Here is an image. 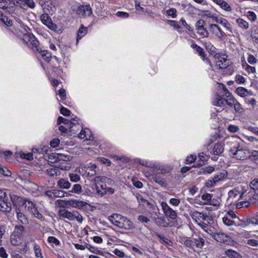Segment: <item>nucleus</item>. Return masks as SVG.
Returning a JSON list of instances; mask_svg holds the SVG:
<instances>
[{"mask_svg": "<svg viewBox=\"0 0 258 258\" xmlns=\"http://www.w3.org/2000/svg\"><path fill=\"white\" fill-rule=\"evenodd\" d=\"M57 186L60 188L68 189L71 187V183L65 179L61 178L57 182Z\"/></svg>", "mask_w": 258, "mask_h": 258, "instance_id": "nucleus-26", "label": "nucleus"}, {"mask_svg": "<svg viewBox=\"0 0 258 258\" xmlns=\"http://www.w3.org/2000/svg\"><path fill=\"white\" fill-rule=\"evenodd\" d=\"M247 17L248 19L251 21H255L256 20V16L255 14L252 11H248L247 13Z\"/></svg>", "mask_w": 258, "mask_h": 258, "instance_id": "nucleus-63", "label": "nucleus"}, {"mask_svg": "<svg viewBox=\"0 0 258 258\" xmlns=\"http://www.w3.org/2000/svg\"><path fill=\"white\" fill-rule=\"evenodd\" d=\"M40 53L45 61L47 62H49L51 58V54L50 52L47 50H41Z\"/></svg>", "mask_w": 258, "mask_h": 258, "instance_id": "nucleus-35", "label": "nucleus"}, {"mask_svg": "<svg viewBox=\"0 0 258 258\" xmlns=\"http://www.w3.org/2000/svg\"><path fill=\"white\" fill-rule=\"evenodd\" d=\"M8 198L6 193L0 189V210L6 211L7 208H10V203L7 202Z\"/></svg>", "mask_w": 258, "mask_h": 258, "instance_id": "nucleus-8", "label": "nucleus"}, {"mask_svg": "<svg viewBox=\"0 0 258 258\" xmlns=\"http://www.w3.org/2000/svg\"><path fill=\"white\" fill-rule=\"evenodd\" d=\"M209 29L219 39L222 40L223 39L225 33L217 25L215 24H211Z\"/></svg>", "mask_w": 258, "mask_h": 258, "instance_id": "nucleus-11", "label": "nucleus"}, {"mask_svg": "<svg viewBox=\"0 0 258 258\" xmlns=\"http://www.w3.org/2000/svg\"><path fill=\"white\" fill-rule=\"evenodd\" d=\"M10 197L12 202L15 206H25L27 199H24L16 195L11 194Z\"/></svg>", "mask_w": 258, "mask_h": 258, "instance_id": "nucleus-12", "label": "nucleus"}, {"mask_svg": "<svg viewBox=\"0 0 258 258\" xmlns=\"http://www.w3.org/2000/svg\"><path fill=\"white\" fill-rule=\"evenodd\" d=\"M69 176L71 181L74 182L79 181L81 179L80 176L76 173H70Z\"/></svg>", "mask_w": 258, "mask_h": 258, "instance_id": "nucleus-58", "label": "nucleus"}, {"mask_svg": "<svg viewBox=\"0 0 258 258\" xmlns=\"http://www.w3.org/2000/svg\"><path fill=\"white\" fill-rule=\"evenodd\" d=\"M224 144L222 143H216L213 147V153L216 155H219L223 152Z\"/></svg>", "mask_w": 258, "mask_h": 258, "instance_id": "nucleus-23", "label": "nucleus"}, {"mask_svg": "<svg viewBox=\"0 0 258 258\" xmlns=\"http://www.w3.org/2000/svg\"><path fill=\"white\" fill-rule=\"evenodd\" d=\"M225 99L222 98L219 95H217L215 97L213 103L216 106L224 107L225 105Z\"/></svg>", "mask_w": 258, "mask_h": 258, "instance_id": "nucleus-24", "label": "nucleus"}, {"mask_svg": "<svg viewBox=\"0 0 258 258\" xmlns=\"http://www.w3.org/2000/svg\"><path fill=\"white\" fill-rule=\"evenodd\" d=\"M97 166L95 164H92L87 168L86 172L89 176L92 177L96 174V169Z\"/></svg>", "mask_w": 258, "mask_h": 258, "instance_id": "nucleus-33", "label": "nucleus"}, {"mask_svg": "<svg viewBox=\"0 0 258 258\" xmlns=\"http://www.w3.org/2000/svg\"><path fill=\"white\" fill-rule=\"evenodd\" d=\"M199 158L200 160V163L199 164L202 166L204 164L205 162L208 160V157L204 153H201L199 155Z\"/></svg>", "mask_w": 258, "mask_h": 258, "instance_id": "nucleus-50", "label": "nucleus"}, {"mask_svg": "<svg viewBox=\"0 0 258 258\" xmlns=\"http://www.w3.org/2000/svg\"><path fill=\"white\" fill-rule=\"evenodd\" d=\"M204 45L206 47L207 50L213 52L215 49V47L210 42L205 41L203 43Z\"/></svg>", "mask_w": 258, "mask_h": 258, "instance_id": "nucleus-57", "label": "nucleus"}, {"mask_svg": "<svg viewBox=\"0 0 258 258\" xmlns=\"http://www.w3.org/2000/svg\"><path fill=\"white\" fill-rule=\"evenodd\" d=\"M166 14L168 16L175 18L177 16V11L174 8H171L166 11Z\"/></svg>", "mask_w": 258, "mask_h": 258, "instance_id": "nucleus-52", "label": "nucleus"}, {"mask_svg": "<svg viewBox=\"0 0 258 258\" xmlns=\"http://www.w3.org/2000/svg\"><path fill=\"white\" fill-rule=\"evenodd\" d=\"M24 7L26 6L30 9H34L35 7V4L33 0H24Z\"/></svg>", "mask_w": 258, "mask_h": 258, "instance_id": "nucleus-55", "label": "nucleus"}, {"mask_svg": "<svg viewBox=\"0 0 258 258\" xmlns=\"http://www.w3.org/2000/svg\"><path fill=\"white\" fill-rule=\"evenodd\" d=\"M205 243V240L201 237L194 238V246L197 248H202Z\"/></svg>", "mask_w": 258, "mask_h": 258, "instance_id": "nucleus-37", "label": "nucleus"}, {"mask_svg": "<svg viewBox=\"0 0 258 258\" xmlns=\"http://www.w3.org/2000/svg\"><path fill=\"white\" fill-rule=\"evenodd\" d=\"M70 191L76 194H80L82 191V186L80 184H75Z\"/></svg>", "mask_w": 258, "mask_h": 258, "instance_id": "nucleus-42", "label": "nucleus"}, {"mask_svg": "<svg viewBox=\"0 0 258 258\" xmlns=\"http://www.w3.org/2000/svg\"><path fill=\"white\" fill-rule=\"evenodd\" d=\"M185 246L193 248L194 246V238L189 239L187 237H185L182 239V242Z\"/></svg>", "mask_w": 258, "mask_h": 258, "instance_id": "nucleus-29", "label": "nucleus"}, {"mask_svg": "<svg viewBox=\"0 0 258 258\" xmlns=\"http://www.w3.org/2000/svg\"><path fill=\"white\" fill-rule=\"evenodd\" d=\"M3 9L10 14L14 13L15 11V7L10 4L6 5Z\"/></svg>", "mask_w": 258, "mask_h": 258, "instance_id": "nucleus-54", "label": "nucleus"}, {"mask_svg": "<svg viewBox=\"0 0 258 258\" xmlns=\"http://www.w3.org/2000/svg\"><path fill=\"white\" fill-rule=\"evenodd\" d=\"M225 104H226L230 107H232L234 106L236 100H235L233 96H232L231 97L227 98V99H225Z\"/></svg>", "mask_w": 258, "mask_h": 258, "instance_id": "nucleus-60", "label": "nucleus"}, {"mask_svg": "<svg viewBox=\"0 0 258 258\" xmlns=\"http://www.w3.org/2000/svg\"><path fill=\"white\" fill-rule=\"evenodd\" d=\"M225 177V174L222 172H219L217 174L214 175V177L209 180L206 183V185L208 187H211L215 186V184L219 181L224 179Z\"/></svg>", "mask_w": 258, "mask_h": 258, "instance_id": "nucleus-14", "label": "nucleus"}, {"mask_svg": "<svg viewBox=\"0 0 258 258\" xmlns=\"http://www.w3.org/2000/svg\"><path fill=\"white\" fill-rule=\"evenodd\" d=\"M154 220L155 223L159 227H167L168 226V223L166 222L163 218H155Z\"/></svg>", "mask_w": 258, "mask_h": 258, "instance_id": "nucleus-34", "label": "nucleus"}, {"mask_svg": "<svg viewBox=\"0 0 258 258\" xmlns=\"http://www.w3.org/2000/svg\"><path fill=\"white\" fill-rule=\"evenodd\" d=\"M25 232V227L22 225H16L12 234V236L20 240Z\"/></svg>", "mask_w": 258, "mask_h": 258, "instance_id": "nucleus-17", "label": "nucleus"}, {"mask_svg": "<svg viewBox=\"0 0 258 258\" xmlns=\"http://www.w3.org/2000/svg\"><path fill=\"white\" fill-rule=\"evenodd\" d=\"M215 66L216 70H223L227 68L229 66L230 61L226 57L222 56L219 54L215 56Z\"/></svg>", "mask_w": 258, "mask_h": 258, "instance_id": "nucleus-5", "label": "nucleus"}, {"mask_svg": "<svg viewBox=\"0 0 258 258\" xmlns=\"http://www.w3.org/2000/svg\"><path fill=\"white\" fill-rule=\"evenodd\" d=\"M23 41L28 46H31L33 49L36 48L39 51L38 41L36 40L34 35L31 33H25L22 36Z\"/></svg>", "mask_w": 258, "mask_h": 258, "instance_id": "nucleus-4", "label": "nucleus"}, {"mask_svg": "<svg viewBox=\"0 0 258 258\" xmlns=\"http://www.w3.org/2000/svg\"><path fill=\"white\" fill-rule=\"evenodd\" d=\"M0 173L6 176H10L11 172L8 169L0 164Z\"/></svg>", "mask_w": 258, "mask_h": 258, "instance_id": "nucleus-51", "label": "nucleus"}, {"mask_svg": "<svg viewBox=\"0 0 258 258\" xmlns=\"http://www.w3.org/2000/svg\"><path fill=\"white\" fill-rule=\"evenodd\" d=\"M16 213L17 214V219L20 223L25 225L29 223L28 218L23 212H21L19 208H16Z\"/></svg>", "mask_w": 258, "mask_h": 258, "instance_id": "nucleus-16", "label": "nucleus"}, {"mask_svg": "<svg viewBox=\"0 0 258 258\" xmlns=\"http://www.w3.org/2000/svg\"><path fill=\"white\" fill-rule=\"evenodd\" d=\"M236 23L238 26L243 30H247L249 28V24L245 20L242 18H238L236 20Z\"/></svg>", "mask_w": 258, "mask_h": 258, "instance_id": "nucleus-27", "label": "nucleus"}, {"mask_svg": "<svg viewBox=\"0 0 258 258\" xmlns=\"http://www.w3.org/2000/svg\"><path fill=\"white\" fill-rule=\"evenodd\" d=\"M205 222L207 223H212L213 222V219L211 216L201 213L200 221L199 222Z\"/></svg>", "mask_w": 258, "mask_h": 258, "instance_id": "nucleus-30", "label": "nucleus"}, {"mask_svg": "<svg viewBox=\"0 0 258 258\" xmlns=\"http://www.w3.org/2000/svg\"><path fill=\"white\" fill-rule=\"evenodd\" d=\"M251 36L253 41L258 43V28H253L251 31Z\"/></svg>", "mask_w": 258, "mask_h": 258, "instance_id": "nucleus-41", "label": "nucleus"}, {"mask_svg": "<svg viewBox=\"0 0 258 258\" xmlns=\"http://www.w3.org/2000/svg\"><path fill=\"white\" fill-rule=\"evenodd\" d=\"M248 158L258 164V151L252 150L251 152L249 151V156H248Z\"/></svg>", "mask_w": 258, "mask_h": 258, "instance_id": "nucleus-31", "label": "nucleus"}, {"mask_svg": "<svg viewBox=\"0 0 258 258\" xmlns=\"http://www.w3.org/2000/svg\"><path fill=\"white\" fill-rule=\"evenodd\" d=\"M213 1L223 10L226 12H230L232 11L231 7L224 0H213Z\"/></svg>", "mask_w": 258, "mask_h": 258, "instance_id": "nucleus-18", "label": "nucleus"}, {"mask_svg": "<svg viewBox=\"0 0 258 258\" xmlns=\"http://www.w3.org/2000/svg\"><path fill=\"white\" fill-rule=\"evenodd\" d=\"M102 190H100L99 187L97 185V182L95 183V188L97 194L100 196H103L106 194V191L105 190V188L103 187V185H101Z\"/></svg>", "mask_w": 258, "mask_h": 258, "instance_id": "nucleus-56", "label": "nucleus"}, {"mask_svg": "<svg viewBox=\"0 0 258 258\" xmlns=\"http://www.w3.org/2000/svg\"><path fill=\"white\" fill-rule=\"evenodd\" d=\"M87 28L86 27H84L82 26L81 28H80L77 34V43L78 42L79 40L81 39L82 37L87 33Z\"/></svg>", "mask_w": 258, "mask_h": 258, "instance_id": "nucleus-36", "label": "nucleus"}, {"mask_svg": "<svg viewBox=\"0 0 258 258\" xmlns=\"http://www.w3.org/2000/svg\"><path fill=\"white\" fill-rule=\"evenodd\" d=\"M76 220L79 223H82L83 221V217L80 213H79L78 212L73 211V220Z\"/></svg>", "mask_w": 258, "mask_h": 258, "instance_id": "nucleus-44", "label": "nucleus"}, {"mask_svg": "<svg viewBox=\"0 0 258 258\" xmlns=\"http://www.w3.org/2000/svg\"><path fill=\"white\" fill-rule=\"evenodd\" d=\"M231 156L236 159L244 160L249 156V151L243 147L242 143L239 140L227 142Z\"/></svg>", "mask_w": 258, "mask_h": 258, "instance_id": "nucleus-1", "label": "nucleus"}, {"mask_svg": "<svg viewBox=\"0 0 258 258\" xmlns=\"http://www.w3.org/2000/svg\"><path fill=\"white\" fill-rule=\"evenodd\" d=\"M87 203L76 200H71L67 201V208L70 207L82 209L87 205Z\"/></svg>", "mask_w": 258, "mask_h": 258, "instance_id": "nucleus-13", "label": "nucleus"}, {"mask_svg": "<svg viewBox=\"0 0 258 258\" xmlns=\"http://www.w3.org/2000/svg\"><path fill=\"white\" fill-rule=\"evenodd\" d=\"M54 196L55 198H62L66 196H68L70 195V194H68L64 191L58 189H54Z\"/></svg>", "mask_w": 258, "mask_h": 258, "instance_id": "nucleus-45", "label": "nucleus"}, {"mask_svg": "<svg viewBox=\"0 0 258 258\" xmlns=\"http://www.w3.org/2000/svg\"><path fill=\"white\" fill-rule=\"evenodd\" d=\"M233 106L236 112L242 113L243 112V108H242L241 104L237 101H235Z\"/></svg>", "mask_w": 258, "mask_h": 258, "instance_id": "nucleus-61", "label": "nucleus"}, {"mask_svg": "<svg viewBox=\"0 0 258 258\" xmlns=\"http://www.w3.org/2000/svg\"><path fill=\"white\" fill-rule=\"evenodd\" d=\"M49 29L51 30L52 31H53L54 32L58 33L60 31V29H58L57 26L53 23L52 21L49 22L46 25Z\"/></svg>", "mask_w": 258, "mask_h": 258, "instance_id": "nucleus-47", "label": "nucleus"}, {"mask_svg": "<svg viewBox=\"0 0 258 258\" xmlns=\"http://www.w3.org/2000/svg\"><path fill=\"white\" fill-rule=\"evenodd\" d=\"M47 241L50 243H53L55 245H59L60 242L56 237L54 236H49L48 237Z\"/></svg>", "mask_w": 258, "mask_h": 258, "instance_id": "nucleus-59", "label": "nucleus"}, {"mask_svg": "<svg viewBox=\"0 0 258 258\" xmlns=\"http://www.w3.org/2000/svg\"><path fill=\"white\" fill-rule=\"evenodd\" d=\"M57 123L58 124L63 123L67 125L70 130V132L72 134H76L81 127V126L78 122V118L77 117L72 118L71 121H70L62 116H59L57 118Z\"/></svg>", "mask_w": 258, "mask_h": 258, "instance_id": "nucleus-3", "label": "nucleus"}, {"mask_svg": "<svg viewBox=\"0 0 258 258\" xmlns=\"http://www.w3.org/2000/svg\"><path fill=\"white\" fill-rule=\"evenodd\" d=\"M212 195L209 194V193H205L203 194L202 197L201 199L203 201H204V205H213L214 206H216L218 204H213L212 202Z\"/></svg>", "mask_w": 258, "mask_h": 258, "instance_id": "nucleus-21", "label": "nucleus"}, {"mask_svg": "<svg viewBox=\"0 0 258 258\" xmlns=\"http://www.w3.org/2000/svg\"><path fill=\"white\" fill-rule=\"evenodd\" d=\"M258 195V178L253 179L250 183V187Z\"/></svg>", "mask_w": 258, "mask_h": 258, "instance_id": "nucleus-38", "label": "nucleus"}, {"mask_svg": "<svg viewBox=\"0 0 258 258\" xmlns=\"http://www.w3.org/2000/svg\"><path fill=\"white\" fill-rule=\"evenodd\" d=\"M225 254L231 258H241V256L237 252L232 249H228L225 251Z\"/></svg>", "mask_w": 258, "mask_h": 258, "instance_id": "nucleus-32", "label": "nucleus"}, {"mask_svg": "<svg viewBox=\"0 0 258 258\" xmlns=\"http://www.w3.org/2000/svg\"><path fill=\"white\" fill-rule=\"evenodd\" d=\"M212 223H207L205 222H198V225L207 233L213 237L216 233L217 229L211 225Z\"/></svg>", "mask_w": 258, "mask_h": 258, "instance_id": "nucleus-10", "label": "nucleus"}, {"mask_svg": "<svg viewBox=\"0 0 258 258\" xmlns=\"http://www.w3.org/2000/svg\"><path fill=\"white\" fill-rule=\"evenodd\" d=\"M77 13L83 17H89L92 14V10L90 5L80 6L77 10Z\"/></svg>", "mask_w": 258, "mask_h": 258, "instance_id": "nucleus-9", "label": "nucleus"}, {"mask_svg": "<svg viewBox=\"0 0 258 258\" xmlns=\"http://www.w3.org/2000/svg\"><path fill=\"white\" fill-rule=\"evenodd\" d=\"M70 157L69 156H66L62 154H59L57 155V161L58 162L63 161H70Z\"/></svg>", "mask_w": 258, "mask_h": 258, "instance_id": "nucleus-62", "label": "nucleus"}, {"mask_svg": "<svg viewBox=\"0 0 258 258\" xmlns=\"http://www.w3.org/2000/svg\"><path fill=\"white\" fill-rule=\"evenodd\" d=\"M213 238L217 242L226 243L229 241V237L224 233L218 232L217 230Z\"/></svg>", "mask_w": 258, "mask_h": 258, "instance_id": "nucleus-15", "label": "nucleus"}, {"mask_svg": "<svg viewBox=\"0 0 258 258\" xmlns=\"http://www.w3.org/2000/svg\"><path fill=\"white\" fill-rule=\"evenodd\" d=\"M222 221L224 224L227 226H232L235 225V221L232 220L229 217L225 216L222 218Z\"/></svg>", "mask_w": 258, "mask_h": 258, "instance_id": "nucleus-49", "label": "nucleus"}, {"mask_svg": "<svg viewBox=\"0 0 258 258\" xmlns=\"http://www.w3.org/2000/svg\"><path fill=\"white\" fill-rule=\"evenodd\" d=\"M34 250L35 252V255L36 257L38 258H43L41 252V249L40 248V247L38 245L35 244L34 246Z\"/></svg>", "mask_w": 258, "mask_h": 258, "instance_id": "nucleus-40", "label": "nucleus"}, {"mask_svg": "<svg viewBox=\"0 0 258 258\" xmlns=\"http://www.w3.org/2000/svg\"><path fill=\"white\" fill-rule=\"evenodd\" d=\"M118 217L122 221V229H130L133 227V223L129 219L121 215Z\"/></svg>", "mask_w": 258, "mask_h": 258, "instance_id": "nucleus-19", "label": "nucleus"}, {"mask_svg": "<svg viewBox=\"0 0 258 258\" xmlns=\"http://www.w3.org/2000/svg\"><path fill=\"white\" fill-rule=\"evenodd\" d=\"M240 200L241 201L236 205L237 208H246L249 205L255 204L258 202V195L251 188H248L241 193Z\"/></svg>", "mask_w": 258, "mask_h": 258, "instance_id": "nucleus-2", "label": "nucleus"}, {"mask_svg": "<svg viewBox=\"0 0 258 258\" xmlns=\"http://www.w3.org/2000/svg\"><path fill=\"white\" fill-rule=\"evenodd\" d=\"M236 91L238 95L242 97L246 96L248 93L247 90L244 87H238L236 89Z\"/></svg>", "mask_w": 258, "mask_h": 258, "instance_id": "nucleus-39", "label": "nucleus"}, {"mask_svg": "<svg viewBox=\"0 0 258 258\" xmlns=\"http://www.w3.org/2000/svg\"><path fill=\"white\" fill-rule=\"evenodd\" d=\"M94 181H95V182H96L97 183L104 182V183H107L110 185H112V184H114V181H113V180H112L110 178H108L106 176H96L94 178Z\"/></svg>", "mask_w": 258, "mask_h": 258, "instance_id": "nucleus-22", "label": "nucleus"}, {"mask_svg": "<svg viewBox=\"0 0 258 258\" xmlns=\"http://www.w3.org/2000/svg\"><path fill=\"white\" fill-rule=\"evenodd\" d=\"M3 22L8 27H10L13 25L12 21L6 16L2 15V18L1 19Z\"/></svg>", "mask_w": 258, "mask_h": 258, "instance_id": "nucleus-46", "label": "nucleus"}, {"mask_svg": "<svg viewBox=\"0 0 258 258\" xmlns=\"http://www.w3.org/2000/svg\"><path fill=\"white\" fill-rule=\"evenodd\" d=\"M41 21L45 26L51 21L50 17L47 14L44 13L41 16Z\"/></svg>", "mask_w": 258, "mask_h": 258, "instance_id": "nucleus-43", "label": "nucleus"}, {"mask_svg": "<svg viewBox=\"0 0 258 258\" xmlns=\"http://www.w3.org/2000/svg\"><path fill=\"white\" fill-rule=\"evenodd\" d=\"M155 234L158 237H159L162 240V241L163 243H164L166 244L169 245V246L172 245V242L171 240L168 239V238H167L164 236H161L160 234H159L158 233H156Z\"/></svg>", "mask_w": 258, "mask_h": 258, "instance_id": "nucleus-48", "label": "nucleus"}, {"mask_svg": "<svg viewBox=\"0 0 258 258\" xmlns=\"http://www.w3.org/2000/svg\"><path fill=\"white\" fill-rule=\"evenodd\" d=\"M161 207L165 215L172 220H175L177 217V214L176 211L174 210L165 202L161 203Z\"/></svg>", "mask_w": 258, "mask_h": 258, "instance_id": "nucleus-6", "label": "nucleus"}, {"mask_svg": "<svg viewBox=\"0 0 258 258\" xmlns=\"http://www.w3.org/2000/svg\"><path fill=\"white\" fill-rule=\"evenodd\" d=\"M151 167L153 169V171L157 174H165L168 172L167 169L159 164H154Z\"/></svg>", "mask_w": 258, "mask_h": 258, "instance_id": "nucleus-25", "label": "nucleus"}, {"mask_svg": "<svg viewBox=\"0 0 258 258\" xmlns=\"http://www.w3.org/2000/svg\"><path fill=\"white\" fill-rule=\"evenodd\" d=\"M25 206L26 208H28V211H30L31 212L32 211H33L35 208L36 207L35 204H34L33 202L31 201L27 200L26 201V204L25 205Z\"/></svg>", "mask_w": 258, "mask_h": 258, "instance_id": "nucleus-53", "label": "nucleus"}, {"mask_svg": "<svg viewBox=\"0 0 258 258\" xmlns=\"http://www.w3.org/2000/svg\"><path fill=\"white\" fill-rule=\"evenodd\" d=\"M46 173L52 177H56L60 175V171L56 168H48L46 170Z\"/></svg>", "mask_w": 258, "mask_h": 258, "instance_id": "nucleus-28", "label": "nucleus"}, {"mask_svg": "<svg viewBox=\"0 0 258 258\" xmlns=\"http://www.w3.org/2000/svg\"><path fill=\"white\" fill-rule=\"evenodd\" d=\"M205 22L202 19L199 20L196 24L197 33L205 37H208L209 33L208 30L204 27Z\"/></svg>", "mask_w": 258, "mask_h": 258, "instance_id": "nucleus-7", "label": "nucleus"}, {"mask_svg": "<svg viewBox=\"0 0 258 258\" xmlns=\"http://www.w3.org/2000/svg\"><path fill=\"white\" fill-rule=\"evenodd\" d=\"M248 225L250 224H252L254 225H258V219L252 217L250 218L247 219Z\"/></svg>", "mask_w": 258, "mask_h": 258, "instance_id": "nucleus-64", "label": "nucleus"}, {"mask_svg": "<svg viewBox=\"0 0 258 258\" xmlns=\"http://www.w3.org/2000/svg\"><path fill=\"white\" fill-rule=\"evenodd\" d=\"M73 213L66 209H60L58 211V215L63 218L68 219L69 220H73Z\"/></svg>", "mask_w": 258, "mask_h": 258, "instance_id": "nucleus-20", "label": "nucleus"}]
</instances>
